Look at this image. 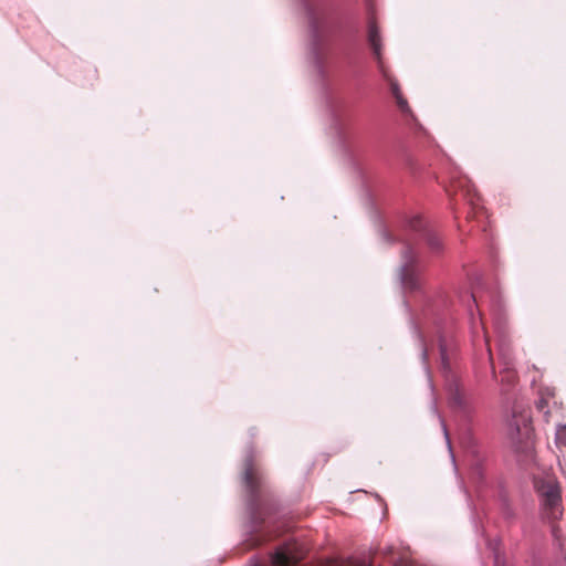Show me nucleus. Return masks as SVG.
Returning <instances> with one entry per match:
<instances>
[{"label": "nucleus", "instance_id": "nucleus-1", "mask_svg": "<svg viewBox=\"0 0 566 566\" xmlns=\"http://www.w3.org/2000/svg\"><path fill=\"white\" fill-rule=\"evenodd\" d=\"M534 488L539 499L542 517L554 523L564 513L560 485L554 474L545 473L534 478Z\"/></svg>", "mask_w": 566, "mask_h": 566}, {"label": "nucleus", "instance_id": "nucleus-2", "mask_svg": "<svg viewBox=\"0 0 566 566\" xmlns=\"http://www.w3.org/2000/svg\"><path fill=\"white\" fill-rule=\"evenodd\" d=\"M401 281L405 289L409 291H417L422 285L417 266V256L410 247H407L402 253Z\"/></svg>", "mask_w": 566, "mask_h": 566}, {"label": "nucleus", "instance_id": "nucleus-3", "mask_svg": "<svg viewBox=\"0 0 566 566\" xmlns=\"http://www.w3.org/2000/svg\"><path fill=\"white\" fill-rule=\"evenodd\" d=\"M367 42L370 46L374 59L377 62L378 70L382 74L385 78H388V72L384 63L382 59V36L380 34V29L378 27L376 17L374 13H370L367 21Z\"/></svg>", "mask_w": 566, "mask_h": 566}, {"label": "nucleus", "instance_id": "nucleus-4", "mask_svg": "<svg viewBox=\"0 0 566 566\" xmlns=\"http://www.w3.org/2000/svg\"><path fill=\"white\" fill-rule=\"evenodd\" d=\"M304 551L296 542L285 543L276 548L271 556L270 566H303Z\"/></svg>", "mask_w": 566, "mask_h": 566}, {"label": "nucleus", "instance_id": "nucleus-5", "mask_svg": "<svg viewBox=\"0 0 566 566\" xmlns=\"http://www.w3.org/2000/svg\"><path fill=\"white\" fill-rule=\"evenodd\" d=\"M243 481L250 493V502L253 509L259 505V492L261 489V476L254 464L253 458L248 457L244 461Z\"/></svg>", "mask_w": 566, "mask_h": 566}, {"label": "nucleus", "instance_id": "nucleus-6", "mask_svg": "<svg viewBox=\"0 0 566 566\" xmlns=\"http://www.w3.org/2000/svg\"><path fill=\"white\" fill-rule=\"evenodd\" d=\"M449 402L452 408L469 413L471 411V397L465 392L461 382L452 377L448 380Z\"/></svg>", "mask_w": 566, "mask_h": 566}, {"label": "nucleus", "instance_id": "nucleus-7", "mask_svg": "<svg viewBox=\"0 0 566 566\" xmlns=\"http://www.w3.org/2000/svg\"><path fill=\"white\" fill-rule=\"evenodd\" d=\"M555 399V389L551 387H544L539 390V399L536 402V408L539 411H543L545 416H548L551 413V402L556 405Z\"/></svg>", "mask_w": 566, "mask_h": 566}, {"label": "nucleus", "instance_id": "nucleus-8", "mask_svg": "<svg viewBox=\"0 0 566 566\" xmlns=\"http://www.w3.org/2000/svg\"><path fill=\"white\" fill-rule=\"evenodd\" d=\"M530 423V415L526 412H521L520 416L516 415V411L513 412V418L510 422V427L512 430L520 432L522 429L527 430Z\"/></svg>", "mask_w": 566, "mask_h": 566}, {"label": "nucleus", "instance_id": "nucleus-9", "mask_svg": "<svg viewBox=\"0 0 566 566\" xmlns=\"http://www.w3.org/2000/svg\"><path fill=\"white\" fill-rule=\"evenodd\" d=\"M501 358L506 359L504 357V354L501 353ZM505 368L501 371V382L505 384L507 386H512L516 381V373L515 370L510 366V361L505 360Z\"/></svg>", "mask_w": 566, "mask_h": 566}, {"label": "nucleus", "instance_id": "nucleus-10", "mask_svg": "<svg viewBox=\"0 0 566 566\" xmlns=\"http://www.w3.org/2000/svg\"><path fill=\"white\" fill-rule=\"evenodd\" d=\"M439 353H440V358H441V364H442L443 370L449 369L448 356H447V345L442 338L439 339Z\"/></svg>", "mask_w": 566, "mask_h": 566}, {"label": "nucleus", "instance_id": "nucleus-11", "mask_svg": "<svg viewBox=\"0 0 566 566\" xmlns=\"http://www.w3.org/2000/svg\"><path fill=\"white\" fill-rule=\"evenodd\" d=\"M467 182L468 180L465 178H459L457 180L452 179L451 187L454 191H457V189H463Z\"/></svg>", "mask_w": 566, "mask_h": 566}, {"label": "nucleus", "instance_id": "nucleus-12", "mask_svg": "<svg viewBox=\"0 0 566 566\" xmlns=\"http://www.w3.org/2000/svg\"><path fill=\"white\" fill-rule=\"evenodd\" d=\"M428 244L434 251H438L441 248V242L438 237H429Z\"/></svg>", "mask_w": 566, "mask_h": 566}, {"label": "nucleus", "instance_id": "nucleus-13", "mask_svg": "<svg viewBox=\"0 0 566 566\" xmlns=\"http://www.w3.org/2000/svg\"><path fill=\"white\" fill-rule=\"evenodd\" d=\"M396 101L401 111H406L408 107L407 101L401 96V94H396Z\"/></svg>", "mask_w": 566, "mask_h": 566}, {"label": "nucleus", "instance_id": "nucleus-14", "mask_svg": "<svg viewBox=\"0 0 566 566\" xmlns=\"http://www.w3.org/2000/svg\"><path fill=\"white\" fill-rule=\"evenodd\" d=\"M557 439L559 440L560 443L566 446V426L558 431Z\"/></svg>", "mask_w": 566, "mask_h": 566}, {"label": "nucleus", "instance_id": "nucleus-15", "mask_svg": "<svg viewBox=\"0 0 566 566\" xmlns=\"http://www.w3.org/2000/svg\"><path fill=\"white\" fill-rule=\"evenodd\" d=\"M410 227L413 229V230H418L420 227H421V219L419 217L415 218L411 222H410Z\"/></svg>", "mask_w": 566, "mask_h": 566}, {"label": "nucleus", "instance_id": "nucleus-16", "mask_svg": "<svg viewBox=\"0 0 566 566\" xmlns=\"http://www.w3.org/2000/svg\"><path fill=\"white\" fill-rule=\"evenodd\" d=\"M345 566H370L365 560H350Z\"/></svg>", "mask_w": 566, "mask_h": 566}, {"label": "nucleus", "instance_id": "nucleus-17", "mask_svg": "<svg viewBox=\"0 0 566 566\" xmlns=\"http://www.w3.org/2000/svg\"><path fill=\"white\" fill-rule=\"evenodd\" d=\"M391 92L396 97V94H401L397 83H391Z\"/></svg>", "mask_w": 566, "mask_h": 566}, {"label": "nucleus", "instance_id": "nucleus-18", "mask_svg": "<svg viewBox=\"0 0 566 566\" xmlns=\"http://www.w3.org/2000/svg\"><path fill=\"white\" fill-rule=\"evenodd\" d=\"M488 350H489L490 361L492 365V373H493V376H495V369H494V365H493V356H492L491 349L489 348Z\"/></svg>", "mask_w": 566, "mask_h": 566}, {"label": "nucleus", "instance_id": "nucleus-19", "mask_svg": "<svg viewBox=\"0 0 566 566\" xmlns=\"http://www.w3.org/2000/svg\"><path fill=\"white\" fill-rule=\"evenodd\" d=\"M260 543H261V542H260L259 539H255V541H254L250 546H251V547H252V546H258V545H260Z\"/></svg>", "mask_w": 566, "mask_h": 566}, {"label": "nucleus", "instance_id": "nucleus-20", "mask_svg": "<svg viewBox=\"0 0 566 566\" xmlns=\"http://www.w3.org/2000/svg\"><path fill=\"white\" fill-rule=\"evenodd\" d=\"M428 355H429V350H428V348H426L423 352V356L427 357Z\"/></svg>", "mask_w": 566, "mask_h": 566}, {"label": "nucleus", "instance_id": "nucleus-21", "mask_svg": "<svg viewBox=\"0 0 566 566\" xmlns=\"http://www.w3.org/2000/svg\"><path fill=\"white\" fill-rule=\"evenodd\" d=\"M495 566H499V557L495 559Z\"/></svg>", "mask_w": 566, "mask_h": 566}]
</instances>
